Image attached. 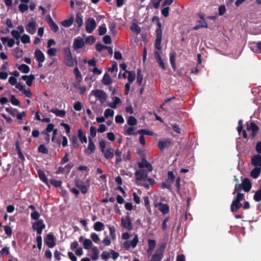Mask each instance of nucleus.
I'll return each instance as SVG.
<instances>
[{"label": "nucleus", "mask_w": 261, "mask_h": 261, "mask_svg": "<svg viewBox=\"0 0 261 261\" xmlns=\"http://www.w3.org/2000/svg\"><path fill=\"white\" fill-rule=\"evenodd\" d=\"M96 27V23L93 18H89L86 21V30L87 33H92Z\"/></svg>", "instance_id": "obj_10"}, {"label": "nucleus", "mask_w": 261, "mask_h": 261, "mask_svg": "<svg viewBox=\"0 0 261 261\" xmlns=\"http://www.w3.org/2000/svg\"><path fill=\"white\" fill-rule=\"evenodd\" d=\"M15 56L16 58L19 59L22 57V49L19 47H16L14 50Z\"/></svg>", "instance_id": "obj_55"}, {"label": "nucleus", "mask_w": 261, "mask_h": 261, "mask_svg": "<svg viewBox=\"0 0 261 261\" xmlns=\"http://www.w3.org/2000/svg\"><path fill=\"white\" fill-rule=\"evenodd\" d=\"M109 229L110 230V233L113 240L116 239V229L114 226H110L109 227Z\"/></svg>", "instance_id": "obj_56"}, {"label": "nucleus", "mask_w": 261, "mask_h": 261, "mask_svg": "<svg viewBox=\"0 0 261 261\" xmlns=\"http://www.w3.org/2000/svg\"><path fill=\"white\" fill-rule=\"evenodd\" d=\"M38 174L40 180L44 184H47L48 180L45 173L42 170H39L38 171Z\"/></svg>", "instance_id": "obj_39"}, {"label": "nucleus", "mask_w": 261, "mask_h": 261, "mask_svg": "<svg viewBox=\"0 0 261 261\" xmlns=\"http://www.w3.org/2000/svg\"><path fill=\"white\" fill-rule=\"evenodd\" d=\"M45 228V224L42 219L38 220L34 222L32 225V228L34 230H36L38 234H41Z\"/></svg>", "instance_id": "obj_5"}, {"label": "nucleus", "mask_w": 261, "mask_h": 261, "mask_svg": "<svg viewBox=\"0 0 261 261\" xmlns=\"http://www.w3.org/2000/svg\"><path fill=\"white\" fill-rule=\"evenodd\" d=\"M56 239L53 232H50L47 234L46 237L44 239L45 244L50 248H52L56 246Z\"/></svg>", "instance_id": "obj_6"}, {"label": "nucleus", "mask_w": 261, "mask_h": 261, "mask_svg": "<svg viewBox=\"0 0 261 261\" xmlns=\"http://www.w3.org/2000/svg\"><path fill=\"white\" fill-rule=\"evenodd\" d=\"M6 111L11 114L13 117H15V114L18 112V111L16 109H14L12 107H7L5 109Z\"/></svg>", "instance_id": "obj_53"}, {"label": "nucleus", "mask_w": 261, "mask_h": 261, "mask_svg": "<svg viewBox=\"0 0 261 261\" xmlns=\"http://www.w3.org/2000/svg\"><path fill=\"white\" fill-rule=\"evenodd\" d=\"M98 34L100 36L105 35L107 32V28L105 25H101L98 28Z\"/></svg>", "instance_id": "obj_61"}, {"label": "nucleus", "mask_w": 261, "mask_h": 261, "mask_svg": "<svg viewBox=\"0 0 261 261\" xmlns=\"http://www.w3.org/2000/svg\"><path fill=\"white\" fill-rule=\"evenodd\" d=\"M117 63L116 61H113V62L112 64L111 67L108 68V71L110 72H113L114 71H117Z\"/></svg>", "instance_id": "obj_62"}, {"label": "nucleus", "mask_w": 261, "mask_h": 261, "mask_svg": "<svg viewBox=\"0 0 261 261\" xmlns=\"http://www.w3.org/2000/svg\"><path fill=\"white\" fill-rule=\"evenodd\" d=\"M113 99V102L112 103H109L108 106L111 108L116 109L117 108V105L121 103V101L118 97H114Z\"/></svg>", "instance_id": "obj_35"}, {"label": "nucleus", "mask_w": 261, "mask_h": 261, "mask_svg": "<svg viewBox=\"0 0 261 261\" xmlns=\"http://www.w3.org/2000/svg\"><path fill=\"white\" fill-rule=\"evenodd\" d=\"M84 44V40L81 37H78L74 39L72 47L74 50H77L82 48Z\"/></svg>", "instance_id": "obj_16"}, {"label": "nucleus", "mask_w": 261, "mask_h": 261, "mask_svg": "<svg viewBox=\"0 0 261 261\" xmlns=\"http://www.w3.org/2000/svg\"><path fill=\"white\" fill-rule=\"evenodd\" d=\"M96 41L95 38L93 36H88L85 40V43L86 44H92Z\"/></svg>", "instance_id": "obj_59"}, {"label": "nucleus", "mask_w": 261, "mask_h": 261, "mask_svg": "<svg viewBox=\"0 0 261 261\" xmlns=\"http://www.w3.org/2000/svg\"><path fill=\"white\" fill-rule=\"evenodd\" d=\"M251 164L254 167H261V155H254L251 159Z\"/></svg>", "instance_id": "obj_20"}, {"label": "nucleus", "mask_w": 261, "mask_h": 261, "mask_svg": "<svg viewBox=\"0 0 261 261\" xmlns=\"http://www.w3.org/2000/svg\"><path fill=\"white\" fill-rule=\"evenodd\" d=\"M150 172L148 171L147 169H140L136 171L135 173V179L137 181H145L147 180L148 172Z\"/></svg>", "instance_id": "obj_3"}, {"label": "nucleus", "mask_w": 261, "mask_h": 261, "mask_svg": "<svg viewBox=\"0 0 261 261\" xmlns=\"http://www.w3.org/2000/svg\"><path fill=\"white\" fill-rule=\"evenodd\" d=\"M74 184L75 187L79 189L83 194H85L88 192V188L84 184V182L81 179L75 178Z\"/></svg>", "instance_id": "obj_8"}, {"label": "nucleus", "mask_w": 261, "mask_h": 261, "mask_svg": "<svg viewBox=\"0 0 261 261\" xmlns=\"http://www.w3.org/2000/svg\"><path fill=\"white\" fill-rule=\"evenodd\" d=\"M74 63L76 66L77 64V59L76 58H73L72 55L64 57V64L66 66L72 67Z\"/></svg>", "instance_id": "obj_13"}, {"label": "nucleus", "mask_w": 261, "mask_h": 261, "mask_svg": "<svg viewBox=\"0 0 261 261\" xmlns=\"http://www.w3.org/2000/svg\"><path fill=\"white\" fill-rule=\"evenodd\" d=\"M241 186H243V190L246 192L250 191L252 188V184L250 180L248 178H244L242 180Z\"/></svg>", "instance_id": "obj_18"}, {"label": "nucleus", "mask_w": 261, "mask_h": 261, "mask_svg": "<svg viewBox=\"0 0 261 261\" xmlns=\"http://www.w3.org/2000/svg\"><path fill=\"white\" fill-rule=\"evenodd\" d=\"M115 154L116 156L115 164H118L119 163L122 161V159L121 158L122 151L120 150L119 149H117L115 150Z\"/></svg>", "instance_id": "obj_37"}, {"label": "nucleus", "mask_w": 261, "mask_h": 261, "mask_svg": "<svg viewBox=\"0 0 261 261\" xmlns=\"http://www.w3.org/2000/svg\"><path fill=\"white\" fill-rule=\"evenodd\" d=\"M102 82L105 85H109L112 83V80L108 73H106L104 74Z\"/></svg>", "instance_id": "obj_34"}, {"label": "nucleus", "mask_w": 261, "mask_h": 261, "mask_svg": "<svg viewBox=\"0 0 261 261\" xmlns=\"http://www.w3.org/2000/svg\"><path fill=\"white\" fill-rule=\"evenodd\" d=\"M116 23L115 21L111 22L109 24V28L110 31L111 32L112 34L114 35H115L117 33L116 29Z\"/></svg>", "instance_id": "obj_44"}, {"label": "nucleus", "mask_w": 261, "mask_h": 261, "mask_svg": "<svg viewBox=\"0 0 261 261\" xmlns=\"http://www.w3.org/2000/svg\"><path fill=\"white\" fill-rule=\"evenodd\" d=\"M88 148L90 150V152H93L96 149L95 146L92 140V139L89 137V144L88 146Z\"/></svg>", "instance_id": "obj_47"}, {"label": "nucleus", "mask_w": 261, "mask_h": 261, "mask_svg": "<svg viewBox=\"0 0 261 261\" xmlns=\"http://www.w3.org/2000/svg\"><path fill=\"white\" fill-rule=\"evenodd\" d=\"M1 40L4 44L7 43L9 47H13L15 44V40L12 38L9 39L7 37H1Z\"/></svg>", "instance_id": "obj_27"}, {"label": "nucleus", "mask_w": 261, "mask_h": 261, "mask_svg": "<svg viewBox=\"0 0 261 261\" xmlns=\"http://www.w3.org/2000/svg\"><path fill=\"white\" fill-rule=\"evenodd\" d=\"M114 150L112 148H107L104 151V152H102L105 158L106 159H112L114 158Z\"/></svg>", "instance_id": "obj_24"}, {"label": "nucleus", "mask_w": 261, "mask_h": 261, "mask_svg": "<svg viewBox=\"0 0 261 261\" xmlns=\"http://www.w3.org/2000/svg\"><path fill=\"white\" fill-rule=\"evenodd\" d=\"M10 101L12 104L14 106H20V102L14 95H11Z\"/></svg>", "instance_id": "obj_52"}, {"label": "nucleus", "mask_w": 261, "mask_h": 261, "mask_svg": "<svg viewBox=\"0 0 261 261\" xmlns=\"http://www.w3.org/2000/svg\"><path fill=\"white\" fill-rule=\"evenodd\" d=\"M74 16L72 15L69 19L62 21L61 24L64 27H69L72 24Z\"/></svg>", "instance_id": "obj_38"}, {"label": "nucleus", "mask_w": 261, "mask_h": 261, "mask_svg": "<svg viewBox=\"0 0 261 261\" xmlns=\"http://www.w3.org/2000/svg\"><path fill=\"white\" fill-rule=\"evenodd\" d=\"M15 150L17 152L18 158L20 160L21 162L23 163V162L25 161V158L21 151L20 142L19 140H17L15 141Z\"/></svg>", "instance_id": "obj_19"}, {"label": "nucleus", "mask_w": 261, "mask_h": 261, "mask_svg": "<svg viewBox=\"0 0 261 261\" xmlns=\"http://www.w3.org/2000/svg\"><path fill=\"white\" fill-rule=\"evenodd\" d=\"M75 22L79 28L83 25V18L80 13H77L76 14Z\"/></svg>", "instance_id": "obj_41"}, {"label": "nucleus", "mask_w": 261, "mask_h": 261, "mask_svg": "<svg viewBox=\"0 0 261 261\" xmlns=\"http://www.w3.org/2000/svg\"><path fill=\"white\" fill-rule=\"evenodd\" d=\"M77 136L79 138V140L82 143H86L87 142V137L86 135L84 134L83 130L82 129L80 128L78 129Z\"/></svg>", "instance_id": "obj_32"}, {"label": "nucleus", "mask_w": 261, "mask_h": 261, "mask_svg": "<svg viewBox=\"0 0 261 261\" xmlns=\"http://www.w3.org/2000/svg\"><path fill=\"white\" fill-rule=\"evenodd\" d=\"M168 179H166V181L167 180H170V182L173 183L175 181V175L174 173L172 171H169L168 172Z\"/></svg>", "instance_id": "obj_58"}, {"label": "nucleus", "mask_w": 261, "mask_h": 261, "mask_svg": "<svg viewBox=\"0 0 261 261\" xmlns=\"http://www.w3.org/2000/svg\"><path fill=\"white\" fill-rule=\"evenodd\" d=\"M49 112L55 114L56 116L63 118L66 116V111L63 110H59L58 109H52L48 110Z\"/></svg>", "instance_id": "obj_23"}, {"label": "nucleus", "mask_w": 261, "mask_h": 261, "mask_svg": "<svg viewBox=\"0 0 261 261\" xmlns=\"http://www.w3.org/2000/svg\"><path fill=\"white\" fill-rule=\"evenodd\" d=\"M172 145V139L167 138L159 141L158 143V147L161 151H163L165 148H168Z\"/></svg>", "instance_id": "obj_4"}, {"label": "nucleus", "mask_w": 261, "mask_h": 261, "mask_svg": "<svg viewBox=\"0 0 261 261\" xmlns=\"http://www.w3.org/2000/svg\"><path fill=\"white\" fill-rule=\"evenodd\" d=\"M138 167L140 169H143L145 168L148 171H152V167L151 164H150L145 158H143L141 159V162L138 163Z\"/></svg>", "instance_id": "obj_14"}, {"label": "nucleus", "mask_w": 261, "mask_h": 261, "mask_svg": "<svg viewBox=\"0 0 261 261\" xmlns=\"http://www.w3.org/2000/svg\"><path fill=\"white\" fill-rule=\"evenodd\" d=\"M154 55L155 57V60L159 64V66L164 70L166 69L165 64L160 56V53L158 51H154Z\"/></svg>", "instance_id": "obj_21"}, {"label": "nucleus", "mask_w": 261, "mask_h": 261, "mask_svg": "<svg viewBox=\"0 0 261 261\" xmlns=\"http://www.w3.org/2000/svg\"><path fill=\"white\" fill-rule=\"evenodd\" d=\"M49 182L52 186L56 188L60 187L62 184V181L61 180L55 179H50Z\"/></svg>", "instance_id": "obj_43"}, {"label": "nucleus", "mask_w": 261, "mask_h": 261, "mask_svg": "<svg viewBox=\"0 0 261 261\" xmlns=\"http://www.w3.org/2000/svg\"><path fill=\"white\" fill-rule=\"evenodd\" d=\"M92 94L98 98L101 103L105 102L107 99V94L102 90L99 89L94 90L92 91Z\"/></svg>", "instance_id": "obj_12"}, {"label": "nucleus", "mask_w": 261, "mask_h": 261, "mask_svg": "<svg viewBox=\"0 0 261 261\" xmlns=\"http://www.w3.org/2000/svg\"><path fill=\"white\" fill-rule=\"evenodd\" d=\"M114 114V111L110 109H106L104 112V116L106 118H108L109 117H113Z\"/></svg>", "instance_id": "obj_54"}, {"label": "nucleus", "mask_w": 261, "mask_h": 261, "mask_svg": "<svg viewBox=\"0 0 261 261\" xmlns=\"http://www.w3.org/2000/svg\"><path fill=\"white\" fill-rule=\"evenodd\" d=\"M208 25L205 20H198L197 21V24L192 28L193 30H197L199 29L205 28H207Z\"/></svg>", "instance_id": "obj_26"}, {"label": "nucleus", "mask_w": 261, "mask_h": 261, "mask_svg": "<svg viewBox=\"0 0 261 261\" xmlns=\"http://www.w3.org/2000/svg\"><path fill=\"white\" fill-rule=\"evenodd\" d=\"M40 214L39 212L37 211H35L31 214V217L32 219L35 220H39V218L40 217Z\"/></svg>", "instance_id": "obj_64"}, {"label": "nucleus", "mask_w": 261, "mask_h": 261, "mask_svg": "<svg viewBox=\"0 0 261 261\" xmlns=\"http://www.w3.org/2000/svg\"><path fill=\"white\" fill-rule=\"evenodd\" d=\"M148 248L147 252H152L155 248L156 245V241L154 240L149 239L148 240Z\"/></svg>", "instance_id": "obj_33"}, {"label": "nucleus", "mask_w": 261, "mask_h": 261, "mask_svg": "<svg viewBox=\"0 0 261 261\" xmlns=\"http://www.w3.org/2000/svg\"><path fill=\"white\" fill-rule=\"evenodd\" d=\"M127 124L130 126H134L137 124V121L135 117L129 116L127 120Z\"/></svg>", "instance_id": "obj_51"}, {"label": "nucleus", "mask_w": 261, "mask_h": 261, "mask_svg": "<svg viewBox=\"0 0 261 261\" xmlns=\"http://www.w3.org/2000/svg\"><path fill=\"white\" fill-rule=\"evenodd\" d=\"M170 62L172 69L175 70L176 69V53L173 52L169 54Z\"/></svg>", "instance_id": "obj_29"}, {"label": "nucleus", "mask_w": 261, "mask_h": 261, "mask_svg": "<svg viewBox=\"0 0 261 261\" xmlns=\"http://www.w3.org/2000/svg\"><path fill=\"white\" fill-rule=\"evenodd\" d=\"M37 23L35 21H30L25 26L27 31L33 35L36 32Z\"/></svg>", "instance_id": "obj_17"}, {"label": "nucleus", "mask_w": 261, "mask_h": 261, "mask_svg": "<svg viewBox=\"0 0 261 261\" xmlns=\"http://www.w3.org/2000/svg\"><path fill=\"white\" fill-rule=\"evenodd\" d=\"M139 242V239L138 237L137 234H135L134 238H133V240L130 241H126L123 243V246L124 248L126 250H129L130 247H132L133 248H135L138 243Z\"/></svg>", "instance_id": "obj_9"}, {"label": "nucleus", "mask_w": 261, "mask_h": 261, "mask_svg": "<svg viewBox=\"0 0 261 261\" xmlns=\"http://www.w3.org/2000/svg\"><path fill=\"white\" fill-rule=\"evenodd\" d=\"M71 145L73 148L75 149H77L79 146L77 139L76 136L74 135L72 136L71 139H70Z\"/></svg>", "instance_id": "obj_46"}, {"label": "nucleus", "mask_w": 261, "mask_h": 261, "mask_svg": "<svg viewBox=\"0 0 261 261\" xmlns=\"http://www.w3.org/2000/svg\"><path fill=\"white\" fill-rule=\"evenodd\" d=\"M69 155L68 152H65L64 156L61 160L60 164L61 165H63L69 161Z\"/></svg>", "instance_id": "obj_63"}, {"label": "nucleus", "mask_w": 261, "mask_h": 261, "mask_svg": "<svg viewBox=\"0 0 261 261\" xmlns=\"http://www.w3.org/2000/svg\"><path fill=\"white\" fill-rule=\"evenodd\" d=\"M94 229L97 231H100L105 229V225L103 223L97 221L95 222L93 226Z\"/></svg>", "instance_id": "obj_36"}, {"label": "nucleus", "mask_w": 261, "mask_h": 261, "mask_svg": "<svg viewBox=\"0 0 261 261\" xmlns=\"http://www.w3.org/2000/svg\"><path fill=\"white\" fill-rule=\"evenodd\" d=\"M136 128V127H129L127 128L126 130V132L124 133V134L125 135H137L138 133L134 132L135 129Z\"/></svg>", "instance_id": "obj_48"}, {"label": "nucleus", "mask_w": 261, "mask_h": 261, "mask_svg": "<svg viewBox=\"0 0 261 261\" xmlns=\"http://www.w3.org/2000/svg\"><path fill=\"white\" fill-rule=\"evenodd\" d=\"M143 80V75L142 74V71L140 68H138L137 70V83L141 86Z\"/></svg>", "instance_id": "obj_31"}, {"label": "nucleus", "mask_w": 261, "mask_h": 261, "mask_svg": "<svg viewBox=\"0 0 261 261\" xmlns=\"http://www.w3.org/2000/svg\"><path fill=\"white\" fill-rule=\"evenodd\" d=\"M35 56L38 62H43L45 60V56L43 52L37 48L35 50Z\"/></svg>", "instance_id": "obj_22"}, {"label": "nucleus", "mask_w": 261, "mask_h": 261, "mask_svg": "<svg viewBox=\"0 0 261 261\" xmlns=\"http://www.w3.org/2000/svg\"><path fill=\"white\" fill-rule=\"evenodd\" d=\"M128 75L127 76V80L128 83H132L135 80L136 74L135 71H129L127 72Z\"/></svg>", "instance_id": "obj_45"}, {"label": "nucleus", "mask_w": 261, "mask_h": 261, "mask_svg": "<svg viewBox=\"0 0 261 261\" xmlns=\"http://www.w3.org/2000/svg\"><path fill=\"white\" fill-rule=\"evenodd\" d=\"M157 28L155 30V40L154 47L158 50L162 49L161 42L162 40V23L160 21L156 23Z\"/></svg>", "instance_id": "obj_1"}, {"label": "nucleus", "mask_w": 261, "mask_h": 261, "mask_svg": "<svg viewBox=\"0 0 261 261\" xmlns=\"http://www.w3.org/2000/svg\"><path fill=\"white\" fill-rule=\"evenodd\" d=\"M244 199V194L239 193L237 194L236 197L233 200L230 205V210L232 212H236L242 206L241 201Z\"/></svg>", "instance_id": "obj_2"}, {"label": "nucleus", "mask_w": 261, "mask_h": 261, "mask_svg": "<svg viewBox=\"0 0 261 261\" xmlns=\"http://www.w3.org/2000/svg\"><path fill=\"white\" fill-rule=\"evenodd\" d=\"M158 205L159 206V210L163 214H167L169 212V206L167 203L159 202Z\"/></svg>", "instance_id": "obj_25"}, {"label": "nucleus", "mask_w": 261, "mask_h": 261, "mask_svg": "<svg viewBox=\"0 0 261 261\" xmlns=\"http://www.w3.org/2000/svg\"><path fill=\"white\" fill-rule=\"evenodd\" d=\"M35 79V75L34 74L29 75V77L26 81V84L28 86H31L32 85L33 81Z\"/></svg>", "instance_id": "obj_60"}, {"label": "nucleus", "mask_w": 261, "mask_h": 261, "mask_svg": "<svg viewBox=\"0 0 261 261\" xmlns=\"http://www.w3.org/2000/svg\"><path fill=\"white\" fill-rule=\"evenodd\" d=\"M137 133L141 135V136L144 135H149L151 136L153 134V133L150 130L144 129H141L140 130H138L137 132Z\"/></svg>", "instance_id": "obj_49"}, {"label": "nucleus", "mask_w": 261, "mask_h": 261, "mask_svg": "<svg viewBox=\"0 0 261 261\" xmlns=\"http://www.w3.org/2000/svg\"><path fill=\"white\" fill-rule=\"evenodd\" d=\"M249 46L254 53L261 54V41L251 42L249 43Z\"/></svg>", "instance_id": "obj_15"}, {"label": "nucleus", "mask_w": 261, "mask_h": 261, "mask_svg": "<svg viewBox=\"0 0 261 261\" xmlns=\"http://www.w3.org/2000/svg\"><path fill=\"white\" fill-rule=\"evenodd\" d=\"M261 172V167H255L250 172V176L253 178H257Z\"/></svg>", "instance_id": "obj_30"}, {"label": "nucleus", "mask_w": 261, "mask_h": 261, "mask_svg": "<svg viewBox=\"0 0 261 261\" xmlns=\"http://www.w3.org/2000/svg\"><path fill=\"white\" fill-rule=\"evenodd\" d=\"M21 41L24 44L30 42V37L28 35L24 34L21 37Z\"/></svg>", "instance_id": "obj_57"}, {"label": "nucleus", "mask_w": 261, "mask_h": 261, "mask_svg": "<svg viewBox=\"0 0 261 261\" xmlns=\"http://www.w3.org/2000/svg\"><path fill=\"white\" fill-rule=\"evenodd\" d=\"M84 248L85 249H90L93 245L92 242L91 240L89 239H86L84 240L83 242Z\"/></svg>", "instance_id": "obj_42"}, {"label": "nucleus", "mask_w": 261, "mask_h": 261, "mask_svg": "<svg viewBox=\"0 0 261 261\" xmlns=\"http://www.w3.org/2000/svg\"><path fill=\"white\" fill-rule=\"evenodd\" d=\"M38 151L39 152L43 154H47L48 152L47 148L45 147V146L44 144H41L39 146L38 148Z\"/></svg>", "instance_id": "obj_50"}, {"label": "nucleus", "mask_w": 261, "mask_h": 261, "mask_svg": "<svg viewBox=\"0 0 261 261\" xmlns=\"http://www.w3.org/2000/svg\"><path fill=\"white\" fill-rule=\"evenodd\" d=\"M246 129L248 131H251L250 136L254 138L259 129V127L253 121H251L249 124L247 125Z\"/></svg>", "instance_id": "obj_11"}, {"label": "nucleus", "mask_w": 261, "mask_h": 261, "mask_svg": "<svg viewBox=\"0 0 261 261\" xmlns=\"http://www.w3.org/2000/svg\"><path fill=\"white\" fill-rule=\"evenodd\" d=\"M163 257V254L161 251H156V252L153 254L149 261H161Z\"/></svg>", "instance_id": "obj_28"}, {"label": "nucleus", "mask_w": 261, "mask_h": 261, "mask_svg": "<svg viewBox=\"0 0 261 261\" xmlns=\"http://www.w3.org/2000/svg\"><path fill=\"white\" fill-rule=\"evenodd\" d=\"M127 216L125 218L122 217L121 220V225L125 229L128 230H131L133 229V224L129 217V213H126Z\"/></svg>", "instance_id": "obj_7"}, {"label": "nucleus", "mask_w": 261, "mask_h": 261, "mask_svg": "<svg viewBox=\"0 0 261 261\" xmlns=\"http://www.w3.org/2000/svg\"><path fill=\"white\" fill-rule=\"evenodd\" d=\"M18 68L19 70L24 73H28L30 70L29 66L24 64L19 65Z\"/></svg>", "instance_id": "obj_40"}]
</instances>
